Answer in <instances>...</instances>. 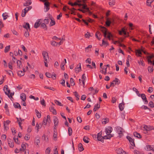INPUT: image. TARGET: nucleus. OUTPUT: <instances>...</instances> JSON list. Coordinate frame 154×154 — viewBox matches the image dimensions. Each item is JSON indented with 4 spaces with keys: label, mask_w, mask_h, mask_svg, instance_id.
I'll return each mask as SVG.
<instances>
[{
    "label": "nucleus",
    "mask_w": 154,
    "mask_h": 154,
    "mask_svg": "<svg viewBox=\"0 0 154 154\" xmlns=\"http://www.w3.org/2000/svg\"><path fill=\"white\" fill-rule=\"evenodd\" d=\"M100 28L101 31L103 33V36L105 37H106L107 34L108 35H110L112 37V35L109 32H107V29L105 27L102 26H100Z\"/></svg>",
    "instance_id": "1"
},
{
    "label": "nucleus",
    "mask_w": 154,
    "mask_h": 154,
    "mask_svg": "<svg viewBox=\"0 0 154 154\" xmlns=\"http://www.w3.org/2000/svg\"><path fill=\"white\" fill-rule=\"evenodd\" d=\"M116 132L119 134V137L121 138L123 135V128L120 126H117L116 128Z\"/></svg>",
    "instance_id": "2"
},
{
    "label": "nucleus",
    "mask_w": 154,
    "mask_h": 154,
    "mask_svg": "<svg viewBox=\"0 0 154 154\" xmlns=\"http://www.w3.org/2000/svg\"><path fill=\"white\" fill-rule=\"evenodd\" d=\"M143 130L146 131L154 129V127L152 126H144Z\"/></svg>",
    "instance_id": "3"
},
{
    "label": "nucleus",
    "mask_w": 154,
    "mask_h": 154,
    "mask_svg": "<svg viewBox=\"0 0 154 154\" xmlns=\"http://www.w3.org/2000/svg\"><path fill=\"white\" fill-rule=\"evenodd\" d=\"M42 55L44 60L47 61V58L49 59V56L48 53L45 51H43L42 52Z\"/></svg>",
    "instance_id": "4"
},
{
    "label": "nucleus",
    "mask_w": 154,
    "mask_h": 154,
    "mask_svg": "<svg viewBox=\"0 0 154 154\" xmlns=\"http://www.w3.org/2000/svg\"><path fill=\"white\" fill-rule=\"evenodd\" d=\"M116 151L118 154H127L126 152L123 150L121 148L117 149Z\"/></svg>",
    "instance_id": "5"
},
{
    "label": "nucleus",
    "mask_w": 154,
    "mask_h": 154,
    "mask_svg": "<svg viewBox=\"0 0 154 154\" xmlns=\"http://www.w3.org/2000/svg\"><path fill=\"white\" fill-rule=\"evenodd\" d=\"M126 138L128 140L131 145L133 146H135L134 140V139H133L131 137L128 136H127Z\"/></svg>",
    "instance_id": "6"
},
{
    "label": "nucleus",
    "mask_w": 154,
    "mask_h": 154,
    "mask_svg": "<svg viewBox=\"0 0 154 154\" xmlns=\"http://www.w3.org/2000/svg\"><path fill=\"white\" fill-rule=\"evenodd\" d=\"M112 128L110 126L106 128V132L107 135H109L112 132Z\"/></svg>",
    "instance_id": "7"
},
{
    "label": "nucleus",
    "mask_w": 154,
    "mask_h": 154,
    "mask_svg": "<svg viewBox=\"0 0 154 154\" xmlns=\"http://www.w3.org/2000/svg\"><path fill=\"white\" fill-rule=\"evenodd\" d=\"M75 71L76 73L79 72L81 70V64L79 63L77 66V67L75 68Z\"/></svg>",
    "instance_id": "8"
},
{
    "label": "nucleus",
    "mask_w": 154,
    "mask_h": 154,
    "mask_svg": "<svg viewBox=\"0 0 154 154\" xmlns=\"http://www.w3.org/2000/svg\"><path fill=\"white\" fill-rule=\"evenodd\" d=\"M45 5V8L46 11L45 12H47L49 9V6H50V3L48 2H45L44 3Z\"/></svg>",
    "instance_id": "9"
},
{
    "label": "nucleus",
    "mask_w": 154,
    "mask_h": 154,
    "mask_svg": "<svg viewBox=\"0 0 154 154\" xmlns=\"http://www.w3.org/2000/svg\"><path fill=\"white\" fill-rule=\"evenodd\" d=\"M20 97L21 99L24 102H25L26 100V94L23 93L21 94Z\"/></svg>",
    "instance_id": "10"
},
{
    "label": "nucleus",
    "mask_w": 154,
    "mask_h": 154,
    "mask_svg": "<svg viewBox=\"0 0 154 154\" xmlns=\"http://www.w3.org/2000/svg\"><path fill=\"white\" fill-rule=\"evenodd\" d=\"M25 23V25H23V27L24 28L26 29V30H28V29L30 31L31 30V29L30 28L29 24V23Z\"/></svg>",
    "instance_id": "11"
},
{
    "label": "nucleus",
    "mask_w": 154,
    "mask_h": 154,
    "mask_svg": "<svg viewBox=\"0 0 154 154\" xmlns=\"http://www.w3.org/2000/svg\"><path fill=\"white\" fill-rule=\"evenodd\" d=\"M78 148L79 151L80 152H82L84 150V148L83 147V145L81 143H79L78 145Z\"/></svg>",
    "instance_id": "12"
},
{
    "label": "nucleus",
    "mask_w": 154,
    "mask_h": 154,
    "mask_svg": "<svg viewBox=\"0 0 154 154\" xmlns=\"http://www.w3.org/2000/svg\"><path fill=\"white\" fill-rule=\"evenodd\" d=\"M154 57V55L152 54L151 55L147 57V60L149 63H152V61L151 60Z\"/></svg>",
    "instance_id": "13"
},
{
    "label": "nucleus",
    "mask_w": 154,
    "mask_h": 154,
    "mask_svg": "<svg viewBox=\"0 0 154 154\" xmlns=\"http://www.w3.org/2000/svg\"><path fill=\"white\" fill-rule=\"evenodd\" d=\"M54 125H57L58 124L59 120L56 116L54 117Z\"/></svg>",
    "instance_id": "14"
},
{
    "label": "nucleus",
    "mask_w": 154,
    "mask_h": 154,
    "mask_svg": "<svg viewBox=\"0 0 154 154\" xmlns=\"http://www.w3.org/2000/svg\"><path fill=\"white\" fill-rule=\"evenodd\" d=\"M50 110L51 112L53 113V114L54 115H56L57 113L56 110L54 109V107L51 106L50 107Z\"/></svg>",
    "instance_id": "15"
},
{
    "label": "nucleus",
    "mask_w": 154,
    "mask_h": 154,
    "mask_svg": "<svg viewBox=\"0 0 154 154\" xmlns=\"http://www.w3.org/2000/svg\"><path fill=\"white\" fill-rule=\"evenodd\" d=\"M40 27L44 29L45 30H47V27L44 23H40Z\"/></svg>",
    "instance_id": "16"
},
{
    "label": "nucleus",
    "mask_w": 154,
    "mask_h": 154,
    "mask_svg": "<svg viewBox=\"0 0 154 154\" xmlns=\"http://www.w3.org/2000/svg\"><path fill=\"white\" fill-rule=\"evenodd\" d=\"M8 140L9 146L11 148H13L14 146L13 142H11V140L10 139H8Z\"/></svg>",
    "instance_id": "17"
},
{
    "label": "nucleus",
    "mask_w": 154,
    "mask_h": 154,
    "mask_svg": "<svg viewBox=\"0 0 154 154\" xmlns=\"http://www.w3.org/2000/svg\"><path fill=\"white\" fill-rule=\"evenodd\" d=\"M31 3L32 2L31 0H27L26 1V2L23 4V6H28L30 5Z\"/></svg>",
    "instance_id": "18"
},
{
    "label": "nucleus",
    "mask_w": 154,
    "mask_h": 154,
    "mask_svg": "<svg viewBox=\"0 0 154 154\" xmlns=\"http://www.w3.org/2000/svg\"><path fill=\"white\" fill-rule=\"evenodd\" d=\"M134 135L135 137H137L139 138H141L142 137L140 134L137 132H134Z\"/></svg>",
    "instance_id": "19"
},
{
    "label": "nucleus",
    "mask_w": 154,
    "mask_h": 154,
    "mask_svg": "<svg viewBox=\"0 0 154 154\" xmlns=\"http://www.w3.org/2000/svg\"><path fill=\"white\" fill-rule=\"evenodd\" d=\"M108 137H107V136H102L101 139H100L99 140L98 139V140L99 141H100L101 142L103 143L104 142V139H108Z\"/></svg>",
    "instance_id": "20"
},
{
    "label": "nucleus",
    "mask_w": 154,
    "mask_h": 154,
    "mask_svg": "<svg viewBox=\"0 0 154 154\" xmlns=\"http://www.w3.org/2000/svg\"><path fill=\"white\" fill-rule=\"evenodd\" d=\"M141 52L140 49L136 50L135 51L136 55L139 57H141V55L142 54Z\"/></svg>",
    "instance_id": "21"
},
{
    "label": "nucleus",
    "mask_w": 154,
    "mask_h": 154,
    "mask_svg": "<svg viewBox=\"0 0 154 154\" xmlns=\"http://www.w3.org/2000/svg\"><path fill=\"white\" fill-rule=\"evenodd\" d=\"M109 122V119L108 118L103 119L102 120V124H106L107 123Z\"/></svg>",
    "instance_id": "22"
},
{
    "label": "nucleus",
    "mask_w": 154,
    "mask_h": 154,
    "mask_svg": "<svg viewBox=\"0 0 154 154\" xmlns=\"http://www.w3.org/2000/svg\"><path fill=\"white\" fill-rule=\"evenodd\" d=\"M125 103L123 102V103H120L119 104V107L120 110L121 111H122L124 109V106Z\"/></svg>",
    "instance_id": "23"
},
{
    "label": "nucleus",
    "mask_w": 154,
    "mask_h": 154,
    "mask_svg": "<svg viewBox=\"0 0 154 154\" xmlns=\"http://www.w3.org/2000/svg\"><path fill=\"white\" fill-rule=\"evenodd\" d=\"M66 8H67V9L69 10H70L71 11V14H74V12L73 11H72L67 6L65 5L63 8V11H66Z\"/></svg>",
    "instance_id": "24"
},
{
    "label": "nucleus",
    "mask_w": 154,
    "mask_h": 154,
    "mask_svg": "<svg viewBox=\"0 0 154 154\" xmlns=\"http://www.w3.org/2000/svg\"><path fill=\"white\" fill-rule=\"evenodd\" d=\"M113 82L115 83V85H119L120 83V80L118 78H116L113 81Z\"/></svg>",
    "instance_id": "25"
},
{
    "label": "nucleus",
    "mask_w": 154,
    "mask_h": 154,
    "mask_svg": "<svg viewBox=\"0 0 154 154\" xmlns=\"http://www.w3.org/2000/svg\"><path fill=\"white\" fill-rule=\"evenodd\" d=\"M17 121L18 122L19 125H21L22 123V121H24V119H22L21 118H17Z\"/></svg>",
    "instance_id": "26"
},
{
    "label": "nucleus",
    "mask_w": 154,
    "mask_h": 154,
    "mask_svg": "<svg viewBox=\"0 0 154 154\" xmlns=\"http://www.w3.org/2000/svg\"><path fill=\"white\" fill-rule=\"evenodd\" d=\"M50 18L51 20V22L50 26H53L55 24V21L53 20L52 19V16L50 15Z\"/></svg>",
    "instance_id": "27"
},
{
    "label": "nucleus",
    "mask_w": 154,
    "mask_h": 154,
    "mask_svg": "<svg viewBox=\"0 0 154 154\" xmlns=\"http://www.w3.org/2000/svg\"><path fill=\"white\" fill-rule=\"evenodd\" d=\"M17 74L18 76L21 77L23 76L25 74V73L24 72H23L22 71L20 70L18 72Z\"/></svg>",
    "instance_id": "28"
},
{
    "label": "nucleus",
    "mask_w": 154,
    "mask_h": 154,
    "mask_svg": "<svg viewBox=\"0 0 154 154\" xmlns=\"http://www.w3.org/2000/svg\"><path fill=\"white\" fill-rule=\"evenodd\" d=\"M17 63L18 66L20 69L22 66V63L21 61L20 60H17Z\"/></svg>",
    "instance_id": "29"
},
{
    "label": "nucleus",
    "mask_w": 154,
    "mask_h": 154,
    "mask_svg": "<svg viewBox=\"0 0 154 154\" xmlns=\"http://www.w3.org/2000/svg\"><path fill=\"white\" fill-rule=\"evenodd\" d=\"M88 140H89V139L88 137H87L85 136H84L83 140L86 143H88L89 142Z\"/></svg>",
    "instance_id": "30"
},
{
    "label": "nucleus",
    "mask_w": 154,
    "mask_h": 154,
    "mask_svg": "<svg viewBox=\"0 0 154 154\" xmlns=\"http://www.w3.org/2000/svg\"><path fill=\"white\" fill-rule=\"evenodd\" d=\"M40 22V20H39L38 22H36L34 25V27L37 28H38L40 25V23H39Z\"/></svg>",
    "instance_id": "31"
},
{
    "label": "nucleus",
    "mask_w": 154,
    "mask_h": 154,
    "mask_svg": "<svg viewBox=\"0 0 154 154\" xmlns=\"http://www.w3.org/2000/svg\"><path fill=\"white\" fill-rule=\"evenodd\" d=\"M35 112L37 117L38 118H40L41 117V113L39 112L37 109H35Z\"/></svg>",
    "instance_id": "32"
},
{
    "label": "nucleus",
    "mask_w": 154,
    "mask_h": 154,
    "mask_svg": "<svg viewBox=\"0 0 154 154\" xmlns=\"http://www.w3.org/2000/svg\"><path fill=\"white\" fill-rule=\"evenodd\" d=\"M115 0H110L109 2V5L110 6L114 5L115 3Z\"/></svg>",
    "instance_id": "33"
},
{
    "label": "nucleus",
    "mask_w": 154,
    "mask_h": 154,
    "mask_svg": "<svg viewBox=\"0 0 154 154\" xmlns=\"http://www.w3.org/2000/svg\"><path fill=\"white\" fill-rule=\"evenodd\" d=\"M98 34H99V36L101 35V33H100V32H99L97 31L96 33L95 36L97 38V39H98V40H100L101 38L100 37H98Z\"/></svg>",
    "instance_id": "34"
},
{
    "label": "nucleus",
    "mask_w": 154,
    "mask_h": 154,
    "mask_svg": "<svg viewBox=\"0 0 154 154\" xmlns=\"http://www.w3.org/2000/svg\"><path fill=\"white\" fill-rule=\"evenodd\" d=\"M46 122H48L49 124L51 122V117L49 115H48L47 117V119H46Z\"/></svg>",
    "instance_id": "35"
},
{
    "label": "nucleus",
    "mask_w": 154,
    "mask_h": 154,
    "mask_svg": "<svg viewBox=\"0 0 154 154\" xmlns=\"http://www.w3.org/2000/svg\"><path fill=\"white\" fill-rule=\"evenodd\" d=\"M102 131H101L100 132L98 133L97 134V140H98V139L99 140L100 139H101L102 137Z\"/></svg>",
    "instance_id": "36"
},
{
    "label": "nucleus",
    "mask_w": 154,
    "mask_h": 154,
    "mask_svg": "<svg viewBox=\"0 0 154 154\" xmlns=\"http://www.w3.org/2000/svg\"><path fill=\"white\" fill-rule=\"evenodd\" d=\"M74 95L76 97V100H79V96L78 94V93L76 91H75L74 92Z\"/></svg>",
    "instance_id": "37"
},
{
    "label": "nucleus",
    "mask_w": 154,
    "mask_h": 154,
    "mask_svg": "<svg viewBox=\"0 0 154 154\" xmlns=\"http://www.w3.org/2000/svg\"><path fill=\"white\" fill-rule=\"evenodd\" d=\"M32 8L31 6H29L27 8H25L23 10L26 13L28 12V11L30 10Z\"/></svg>",
    "instance_id": "38"
},
{
    "label": "nucleus",
    "mask_w": 154,
    "mask_h": 154,
    "mask_svg": "<svg viewBox=\"0 0 154 154\" xmlns=\"http://www.w3.org/2000/svg\"><path fill=\"white\" fill-rule=\"evenodd\" d=\"M6 89V91H8V93H8V94H10L11 93H10V90H8V86L7 85H5L4 87V91H5V89Z\"/></svg>",
    "instance_id": "39"
},
{
    "label": "nucleus",
    "mask_w": 154,
    "mask_h": 154,
    "mask_svg": "<svg viewBox=\"0 0 154 154\" xmlns=\"http://www.w3.org/2000/svg\"><path fill=\"white\" fill-rule=\"evenodd\" d=\"M146 147L145 148V149L147 151H148L149 150H149H152L153 149V148L150 145H148L146 146Z\"/></svg>",
    "instance_id": "40"
},
{
    "label": "nucleus",
    "mask_w": 154,
    "mask_h": 154,
    "mask_svg": "<svg viewBox=\"0 0 154 154\" xmlns=\"http://www.w3.org/2000/svg\"><path fill=\"white\" fill-rule=\"evenodd\" d=\"M68 131L69 135V136H71L72 133V128L70 127L68 128Z\"/></svg>",
    "instance_id": "41"
},
{
    "label": "nucleus",
    "mask_w": 154,
    "mask_h": 154,
    "mask_svg": "<svg viewBox=\"0 0 154 154\" xmlns=\"http://www.w3.org/2000/svg\"><path fill=\"white\" fill-rule=\"evenodd\" d=\"M153 0H147L146 1L147 5L148 6H150L151 5V4L153 2Z\"/></svg>",
    "instance_id": "42"
},
{
    "label": "nucleus",
    "mask_w": 154,
    "mask_h": 154,
    "mask_svg": "<svg viewBox=\"0 0 154 154\" xmlns=\"http://www.w3.org/2000/svg\"><path fill=\"white\" fill-rule=\"evenodd\" d=\"M142 61H143L142 59L141 58V59H140V61H138V63L140 65H141L142 66H144L145 65L144 63H143V62H142Z\"/></svg>",
    "instance_id": "43"
},
{
    "label": "nucleus",
    "mask_w": 154,
    "mask_h": 154,
    "mask_svg": "<svg viewBox=\"0 0 154 154\" xmlns=\"http://www.w3.org/2000/svg\"><path fill=\"white\" fill-rule=\"evenodd\" d=\"M149 106L151 108L154 107V103L152 101H150L149 103Z\"/></svg>",
    "instance_id": "44"
},
{
    "label": "nucleus",
    "mask_w": 154,
    "mask_h": 154,
    "mask_svg": "<svg viewBox=\"0 0 154 154\" xmlns=\"http://www.w3.org/2000/svg\"><path fill=\"white\" fill-rule=\"evenodd\" d=\"M10 49V46L8 45L6 46L5 48V53H7L8 51Z\"/></svg>",
    "instance_id": "45"
},
{
    "label": "nucleus",
    "mask_w": 154,
    "mask_h": 154,
    "mask_svg": "<svg viewBox=\"0 0 154 154\" xmlns=\"http://www.w3.org/2000/svg\"><path fill=\"white\" fill-rule=\"evenodd\" d=\"M2 17H3V20H5L7 18V17H8L7 14L6 13L3 14L2 15Z\"/></svg>",
    "instance_id": "46"
},
{
    "label": "nucleus",
    "mask_w": 154,
    "mask_h": 154,
    "mask_svg": "<svg viewBox=\"0 0 154 154\" xmlns=\"http://www.w3.org/2000/svg\"><path fill=\"white\" fill-rule=\"evenodd\" d=\"M45 75L46 76L49 78H51L52 77V75H51L50 73L46 72L45 73Z\"/></svg>",
    "instance_id": "47"
},
{
    "label": "nucleus",
    "mask_w": 154,
    "mask_h": 154,
    "mask_svg": "<svg viewBox=\"0 0 154 154\" xmlns=\"http://www.w3.org/2000/svg\"><path fill=\"white\" fill-rule=\"evenodd\" d=\"M93 35V33L90 34V33H86L85 34V36L86 38H89L90 36H92Z\"/></svg>",
    "instance_id": "48"
},
{
    "label": "nucleus",
    "mask_w": 154,
    "mask_h": 154,
    "mask_svg": "<svg viewBox=\"0 0 154 154\" xmlns=\"http://www.w3.org/2000/svg\"><path fill=\"white\" fill-rule=\"evenodd\" d=\"M54 102L57 103V105H58L61 106H63V105L59 101H58V100H54Z\"/></svg>",
    "instance_id": "49"
},
{
    "label": "nucleus",
    "mask_w": 154,
    "mask_h": 154,
    "mask_svg": "<svg viewBox=\"0 0 154 154\" xmlns=\"http://www.w3.org/2000/svg\"><path fill=\"white\" fill-rule=\"evenodd\" d=\"M70 83L71 86H74L75 85V83L73 81V79L72 78H71L70 79Z\"/></svg>",
    "instance_id": "50"
},
{
    "label": "nucleus",
    "mask_w": 154,
    "mask_h": 154,
    "mask_svg": "<svg viewBox=\"0 0 154 154\" xmlns=\"http://www.w3.org/2000/svg\"><path fill=\"white\" fill-rule=\"evenodd\" d=\"M50 152V149L49 147H48L45 150L46 154H49Z\"/></svg>",
    "instance_id": "51"
},
{
    "label": "nucleus",
    "mask_w": 154,
    "mask_h": 154,
    "mask_svg": "<svg viewBox=\"0 0 154 154\" xmlns=\"http://www.w3.org/2000/svg\"><path fill=\"white\" fill-rule=\"evenodd\" d=\"M148 69V71L150 72H152L153 70V67L151 66H149Z\"/></svg>",
    "instance_id": "52"
},
{
    "label": "nucleus",
    "mask_w": 154,
    "mask_h": 154,
    "mask_svg": "<svg viewBox=\"0 0 154 154\" xmlns=\"http://www.w3.org/2000/svg\"><path fill=\"white\" fill-rule=\"evenodd\" d=\"M44 88H45L46 89H48L51 90H52L53 91H54L55 90V89L53 88V87H48L47 86H45L44 87Z\"/></svg>",
    "instance_id": "53"
},
{
    "label": "nucleus",
    "mask_w": 154,
    "mask_h": 154,
    "mask_svg": "<svg viewBox=\"0 0 154 154\" xmlns=\"http://www.w3.org/2000/svg\"><path fill=\"white\" fill-rule=\"evenodd\" d=\"M4 26V24L2 20H0V31H1V29Z\"/></svg>",
    "instance_id": "54"
},
{
    "label": "nucleus",
    "mask_w": 154,
    "mask_h": 154,
    "mask_svg": "<svg viewBox=\"0 0 154 154\" xmlns=\"http://www.w3.org/2000/svg\"><path fill=\"white\" fill-rule=\"evenodd\" d=\"M24 35L26 37H27L29 36V33L28 31V30H26L24 33Z\"/></svg>",
    "instance_id": "55"
},
{
    "label": "nucleus",
    "mask_w": 154,
    "mask_h": 154,
    "mask_svg": "<svg viewBox=\"0 0 154 154\" xmlns=\"http://www.w3.org/2000/svg\"><path fill=\"white\" fill-rule=\"evenodd\" d=\"M61 82L60 83L62 85L64 86H65V81L64 79H62L61 80Z\"/></svg>",
    "instance_id": "56"
},
{
    "label": "nucleus",
    "mask_w": 154,
    "mask_h": 154,
    "mask_svg": "<svg viewBox=\"0 0 154 154\" xmlns=\"http://www.w3.org/2000/svg\"><path fill=\"white\" fill-rule=\"evenodd\" d=\"M30 138V137H29V135L28 134H26L24 139L25 140H29Z\"/></svg>",
    "instance_id": "57"
},
{
    "label": "nucleus",
    "mask_w": 154,
    "mask_h": 154,
    "mask_svg": "<svg viewBox=\"0 0 154 154\" xmlns=\"http://www.w3.org/2000/svg\"><path fill=\"white\" fill-rule=\"evenodd\" d=\"M140 96H141V98L143 100H144V99H145L146 97V95L144 94H141Z\"/></svg>",
    "instance_id": "58"
},
{
    "label": "nucleus",
    "mask_w": 154,
    "mask_h": 154,
    "mask_svg": "<svg viewBox=\"0 0 154 154\" xmlns=\"http://www.w3.org/2000/svg\"><path fill=\"white\" fill-rule=\"evenodd\" d=\"M62 135L63 137H65L67 136V133L65 131H63L62 132Z\"/></svg>",
    "instance_id": "59"
},
{
    "label": "nucleus",
    "mask_w": 154,
    "mask_h": 154,
    "mask_svg": "<svg viewBox=\"0 0 154 154\" xmlns=\"http://www.w3.org/2000/svg\"><path fill=\"white\" fill-rule=\"evenodd\" d=\"M111 23V22L110 21L108 20L106 21V25L108 26H110Z\"/></svg>",
    "instance_id": "60"
},
{
    "label": "nucleus",
    "mask_w": 154,
    "mask_h": 154,
    "mask_svg": "<svg viewBox=\"0 0 154 154\" xmlns=\"http://www.w3.org/2000/svg\"><path fill=\"white\" fill-rule=\"evenodd\" d=\"M153 91V88L152 87H150L149 88L148 90V92L149 93H151Z\"/></svg>",
    "instance_id": "61"
},
{
    "label": "nucleus",
    "mask_w": 154,
    "mask_h": 154,
    "mask_svg": "<svg viewBox=\"0 0 154 154\" xmlns=\"http://www.w3.org/2000/svg\"><path fill=\"white\" fill-rule=\"evenodd\" d=\"M77 120L79 122L81 123L82 120L81 117L80 116L78 117L77 118Z\"/></svg>",
    "instance_id": "62"
},
{
    "label": "nucleus",
    "mask_w": 154,
    "mask_h": 154,
    "mask_svg": "<svg viewBox=\"0 0 154 154\" xmlns=\"http://www.w3.org/2000/svg\"><path fill=\"white\" fill-rule=\"evenodd\" d=\"M57 43L55 41H52L51 42V44L53 46L57 45Z\"/></svg>",
    "instance_id": "63"
},
{
    "label": "nucleus",
    "mask_w": 154,
    "mask_h": 154,
    "mask_svg": "<svg viewBox=\"0 0 154 154\" xmlns=\"http://www.w3.org/2000/svg\"><path fill=\"white\" fill-rule=\"evenodd\" d=\"M10 122H11V121L8 120H7L5 122V121H4L3 125H5L6 124L7 125H9L10 124Z\"/></svg>",
    "instance_id": "64"
}]
</instances>
